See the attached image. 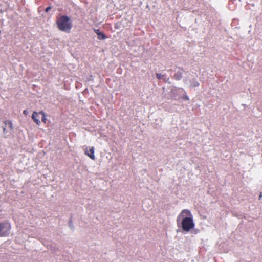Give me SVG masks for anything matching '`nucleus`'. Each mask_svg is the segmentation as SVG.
Listing matches in <instances>:
<instances>
[{
	"label": "nucleus",
	"instance_id": "9d476101",
	"mask_svg": "<svg viewBox=\"0 0 262 262\" xmlns=\"http://www.w3.org/2000/svg\"><path fill=\"white\" fill-rule=\"evenodd\" d=\"M156 77L158 79H161L163 78V75L160 73H157Z\"/></svg>",
	"mask_w": 262,
	"mask_h": 262
},
{
	"label": "nucleus",
	"instance_id": "dca6fc26",
	"mask_svg": "<svg viewBox=\"0 0 262 262\" xmlns=\"http://www.w3.org/2000/svg\"><path fill=\"white\" fill-rule=\"evenodd\" d=\"M184 99L187 100H189V97L187 96H186L184 97Z\"/></svg>",
	"mask_w": 262,
	"mask_h": 262
},
{
	"label": "nucleus",
	"instance_id": "7ed1b4c3",
	"mask_svg": "<svg viewBox=\"0 0 262 262\" xmlns=\"http://www.w3.org/2000/svg\"><path fill=\"white\" fill-rule=\"evenodd\" d=\"M11 228V225L8 222L0 223V237L8 236Z\"/></svg>",
	"mask_w": 262,
	"mask_h": 262
},
{
	"label": "nucleus",
	"instance_id": "f03ea898",
	"mask_svg": "<svg viewBox=\"0 0 262 262\" xmlns=\"http://www.w3.org/2000/svg\"><path fill=\"white\" fill-rule=\"evenodd\" d=\"M182 229L186 232L189 231L194 227L193 217H185L183 218L181 222Z\"/></svg>",
	"mask_w": 262,
	"mask_h": 262
},
{
	"label": "nucleus",
	"instance_id": "39448f33",
	"mask_svg": "<svg viewBox=\"0 0 262 262\" xmlns=\"http://www.w3.org/2000/svg\"><path fill=\"white\" fill-rule=\"evenodd\" d=\"M3 123L4 124V125L2 126V128L4 134H6L7 133V126H8L11 130L13 129V123L10 120H5L3 121Z\"/></svg>",
	"mask_w": 262,
	"mask_h": 262
},
{
	"label": "nucleus",
	"instance_id": "ddd939ff",
	"mask_svg": "<svg viewBox=\"0 0 262 262\" xmlns=\"http://www.w3.org/2000/svg\"><path fill=\"white\" fill-rule=\"evenodd\" d=\"M43 7H40L39 8H38V11L40 13L42 11H43Z\"/></svg>",
	"mask_w": 262,
	"mask_h": 262
},
{
	"label": "nucleus",
	"instance_id": "f3484780",
	"mask_svg": "<svg viewBox=\"0 0 262 262\" xmlns=\"http://www.w3.org/2000/svg\"><path fill=\"white\" fill-rule=\"evenodd\" d=\"M262 197V193L261 192L259 195V199H260Z\"/></svg>",
	"mask_w": 262,
	"mask_h": 262
},
{
	"label": "nucleus",
	"instance_id": "9b49d317",
	"mask_svg": "<svg viewBox=\"0 0 262 262\" xmlns=\"http://www.w3.org/2000/svg\"><path fill=\"white\" fill-rule=\"evenodd\" d=\"M94 32L97 34L98 36L100 33H101L99 29H94Z\"/></svg>",
	"mask_w": 262,
	"mask_h": 262
},
{
	"label": "nucleus",
	"instance_id": "4468645a",
	"mask_svg": "<svg viewBox=\"0 0 262 262\" xmlns=\"http://www.w3.org/2000/svg\"><path fill=\"white\" fill-rule=\"evenodd\" d=\"M49 11V6H48V7L45 9V12H48Z\"/></svg>",
	"mask_w": 262,
	"mask_h": 262
},
{
	"label": "nucleus",
	"instance_id": "423d86ee",
	"mask_svg": "<svg viewBox=\"0 0 262 262\" xmlns=\"http://www.w3.org/2000/svg\"><path fill=\"white\" fill-rule=\"evenodd\" d=\"M190 216L192 217V215L191 212L188 209H184L181 211V213L177 217V223L179 222L182 217L184 218L185 217Z\"/></svg>",
	"mask_w": 262,
	"mask_h": 262
},
{
	"label": "nucleus",
	"instance_id": "f257e3e1",
	"mask_svg": "<svg viewBox=\"0 0 262 262\" xmlns=\"http://www.w3.org/2000/svg\"><path fill=\"white\" fill-rule=\"evenodd\" d=\"M58 29L62 31L69 33L72 28V24L69 17L62 15L59 17L57 20Z\"/></svg>",
	"mask_w": 262,
	"mask_h": 262
},
{
	"label": "nucleus",
	"instance_id": "2eb2a0df",
	"mask_svg": "<svg viewBox=\"0 0 262 262\" xmlns=\"http://www.w3.org/2000/svg\"><path fill=\"white\" fill-rule=\"evenodd\" d=\"M23 114H24V115H27V114H28V111H27V110H24V111H23Z\"/></svg>",
	"mask_w": 262,
	"mask_h": 262
},
{
	"label": "nucleus",
	"instance_id": "6e6552de",
	"mask_svg": "<svg viewBox=\"0 0 262 262\" xmlns=\"http://www.w3.org/2000/svg\"><path fill=\"white\" fill-rule=\"evenodd\" d=\"M182 77V73L181 72H177L173 76V78L176 80H180Z\"/></svg>",
	"mask_w": 262,
	"mask_h": 262
},
{
	"label": "nucleus",
	"instance_id": "f8f14e48",
	"mask_svg": "<svg viewBox=\"0 0 262 262\" xmlns=\"http://www.w3.org/2000/svg\"><path fill=\"white\" fill-rule=\"evenodd\" d=\"M199 83L197 81H195L193 84V86L194 87H196V86H199Z\"/></svg>",
	"mask_w": 262,
	"mask_h": 262
},
{
	"label": "nucleus",
	"instance_id": "1a4fd4ad",
	"mask_svg": "<svg viewBox=\"0 0 262 262\" xmlns=\"http://www.w3.org/2000/svg\"><path fill=\"white\" fill-rule=\"evenodd\" d=\"M106 38H107V37L102 32L100 33L98 36V39L99 40H104V39H106Z\"/></svg>",
	"mask_w": 262,
	"mask_h": 262
},
{
	"label": "nucleus",
	"instance_id": "0eeeda50",
	"mask_svg": "<svg viewBox=\"0 0 262 262\" xmlns=\"http://www.w3.org/2000/svg\"><path fill=\"white\" fill-rule=\"evenodd\" d=\"M85 154L87 155L92 160H94L95 159V156L94 155V147H91L89 150L86 149L85 152Z\"/></svg>",
	"mask_w": 262,
	"mask_h": 262
},
{
	"label": "nucleus",
	"instance_id": "20e7f679",
	"mask_svg": "<svg viewBox=\"0 0 262 262\" xmlns=\"http://www.w3.org/2000/svg\"><path fill=\"white\" fill-rule=\"evenodd\" d=\"M32 118L37 125H39L40 123V119L43 123H46V121L45 114L43 112H34L32 115Z\"/></svg>",
	"mask_w": 262,
	"mask_h": 262
}]
</instances>
